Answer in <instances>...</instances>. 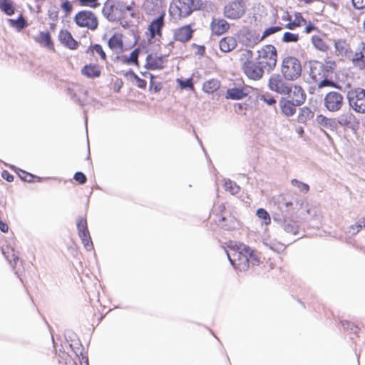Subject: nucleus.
<instances>
[{
  "mask_svg": "<svg viewBox=\"0 0 365 365\" xmlns=\"http://www.w3.org/2000/svg\"><path fill=\"white\" fill-rule=\"evenodd\" d=\"M280 30H282V27L281 26H271V27H269V28L266 29L264 30V31L263 32L262 36V39H264V38L269 36L270 35L279 31Z\"/></svg>",
  "mask_w": 365,
  "mask_h": 365,
  "instance_id": "obj_46",
  "label": "nucleus"
},
{
  "mask_svg": "<svg viewBox=\"0 0 365 365\" xmlns=\"http://www.w3.org/2000/svg\"><path fill=\"white\" fill-rule=\"evenodd\" d=\"M313 116V113L311 110L307 107H303L299 109V112L298 114V122L300 123H304L308 120L312 118Z\"/></svg>",
  "mask_w": 365,
  "mask_h": 365,
  "instance_id": "obj_33",
  "label": "nucleus"
},
{
  "mask_svg": "<svg viewBox=\"0 0 365 365\" xmlns=\"http://www.w3.org/2000/svg\"><path fill=\"white\" fill-rule=\"evenodd\" d=\"M353 6L356 9L365 8V0H351Z\"/></svg>",
  "mask_w": 365,
  "mask_h": 365,
  "instance_id": "obj_53",
  "label": "nucleus"
},
{
  "mask_svg": "<svg viewBox=\"0 0 365 365\" xmlns=\"http://www.w3.org/2000/svg\"><path fill=\"white\" fill-rule=\"evenodd\" d=\"M61 8L66 12L70 13L72 11L73 6L70 1L65 0L62 4Z\"/></svg>",
  "mask_w": 365,
  "mask_h": 365,
  "instance_id": "obj_54",
  "label": "nucleus"
},
{
  "mask_svg": "<svg viewBox=\"0 0 365 365\" xmlns=\"http://www.w3.org/2000/svg\"><path fill=\"white\" fill-rule=\"evenodd\" d=\"M220 86V82L217 79H210L204 83L202 90L207 93H213Z\"/></svg>",
  "mask_w": 365,
  "mask_h": 365,
  "instance_id": "obj_29",
  "label": "nucleus"
},
{
  "mask_svg": "<svg viewBox=\"0 0 365 365\" xmlns=\"http://www.w3.org/2000/svg\"><path fill=\"white\" fill-rule=\"evenodd\" d=\"M347 100L350 107L356 113H365V89L355 88L347 93Z\"/></svg>",
  "mask_w": 365,
  "mask_h": 365,
  "instance_id": "obj_5",
  "label": "nucleus"
},
{
  "mask_svg": "<svg viewBox=\"0 0 365 365\" xmlns=\"http://www.w3.org/2000/svg\"><path fill=\"white\" fill-rule=\"evenodd\" d=\"M242 247H247L244 244L237 245V249H230L225 251L231 264L240 271H246L248 269L247 253L242 250Z\"/></svg>",
  "mask_w": 365,
  "mask_h": 365,
  "instance_id": "obj_3",
  "label": "nucleus"
},
{
  "mask_svg": "<svg viewBox=\"0 0 365 365\" xmlns=\"http://www.w3.org/2000/svg\"><path fill=\"white\" fill-rule=\"evenodd\" d=\"M8 22L11 27L16 28L18 31L27 26V22L22 15H20L17 19H8Z\"/></svg>",
  "mask_w": 365,
  "mask_h": 365,
  "instance_id": "obj_32",
  "label": "nucleus"
},
{
  "mask_svg": "<svg viewBox=\"0 0 365 365\" xmlns=\"http://www.w3.org/2000/svg\"><path fill=\"white\" fill-rule=\"evenodd\" d=\"M354 67L363 70L365 68V43L360 42L356 48L354 54L350 56Z\"/></svg>",
  "mask_w": 365,
  "mask_h": 365,
  "instance_id": "obj_14",
  "label": "nucleus"
},
{
  "mask_svg": "<svg viewBox=\"0 0 365 365\" xmlns=\"http://www.w3.org/2000/svg\"><path fill=\"white\" fill-rule=\"evenodd\" d=\"M9 230L8 225L0 220V230L3 232H6Z\"/></svg>",
  "mask_w": 365,
  "mask_h": 365,
  "instance_id": "obj_59",
  "label": "nucleus"
},
{
  "mask_svg": "<svg viewBox=\"0 0 365 365\" xmlns=\"http://www.w3.org/2000/svg\"><path fill=\"white\" fill-rule=\"evenodd\" d=\"M79 4L82 6H88L91 8H97L100 4L98 0H78Z\"/></svg>",
  "mask_w": 365,
  "mask_h": 365,
  "instance_id": "obj_47",
  "label": "nucleus"
},
{
  "mask_svg": "<svg viewBox=\"0 0 365 365\" xmlns=\"http://www.w3.org/2000/svg\"><path fill=\"white\" fill-rule=\"evenodd\" d=\"M0 10L8 16L14 14L15 8L12 2L8 0H0Z\"/></svg>",
  "mask_w": 365,
  "mask_h": 365,
  "instance_id": "obj_35",
  "label": "nucleus"
},
{
  "mask_svg": "<svg viewBox=\"0 0 365 365\" xmlns=\"http://www.w3.org/2000/svg\"><path fill=\"white\" fill-rule=\"evenodd\" d=\"M317 123L322 127L334 130L337 128V123L336 118H329L323 115H319L317 116Z\"/></svg>",
  "mask_w": 365,
  "mask_h": 365,
  "instance_id": "obj_26",
  "label": "nucleus"
},
{
  "mask_svg": "<svg viewBox=\"0 0 365 365\" xmlns=\"http://www.w3.org/2000/svg\"><path fill=\"white\" fill-rule=\"evenodd\" d=\"M247 95V93L245 92L243 87H233L227 90L225 98L232 100H241Z\"/></svg>",
  "mask_w": 365,
  "mask_h": 365,
  "instance_id": "obj_23",
  "label": "nucleus"
},
{
  "mask_svg": "<svg viewBox=\"0 0 365 365\" xmlns=\"http://www.w3.org/2000/svg\"><path fill=\"white\" fill-rule=\"evenodd\" d=\"M279 106L284 115L290 117L296 113L297 107L300 105H296V103L291 101L290 99L282 97L279 101Z\"/></svg>",
  "mask_w": 365,
  "mask_h": 365,
  "instance_id": "obj_17",
  "label": "nucleus"
},
{
  "mask_svg": "<svg viewBox=\"0 0 365 365\" xmlns=\"http://www.w3.org/2000/svg\"><path fill=\"white\" fill-rule=\"evenodd\" d=\"M259 100L267 103L268 106H274L277 103L275 98L269 93L261 95Z\"/></svg>",
  "mask_w": 365,
  "mask_h": 365,
  "instance_id": "obj_43",
  "label": "nucleus"
},
{
  "mask_svg": "<svg viewBox=\"0 0 365 365\" xmlns=\"http://www.w3.org/2000/svg\"><path fill=\"white\" fill-rule=\"evenodd\" d=\"M334 47L337 55L350 58L351 51L349 44L345 40L339 39L334 41Z\"/></svg>",
  "mask_w": 365,
  "mask_h": 365,
  "instance_id": "obj_22",
  "label": "nucleus"
},
{
  "mask_svg": "<svg viewBox=\"0 0 365 365\" xmlns=\"http://www.w3.org/2000/svg\"><path fill=\"white\" fill-rule=\"evenodd\" d=\"M193 30L187 26H182L175 31L174 37L176 41L186 42L192 36Z\"/></svg>",
  "mask_w": 365,
  "mask_h": 365,
  "instance_id": "obj_20",
  "label": "nucleus"
},
{
  "mask_svg": "<svg viewBox=\"0 0 365 365\" xmlns=\"http://www.w3.org/2000/svg\"><path fill=\"white\" fill-rule=\"evenodd\" d=\"M286 80L283 76L279 74L272 75L269 80V89L281 95H286L290 86V83L286 82Z\"/></svg>",
  "mask_w": 365,
  "mask_h": 365,
  "instance_id": "obj_13",
  "label": "nucleus"
},
{
  "mask_svg": "<svg viewBox=\"0 0 365 365\" xmlns=\"http://www.w3.org/2000/svg\"><path fill=\"white\" fill-rule=\"evenodd\" d=\"M293 186L297 187L299 190L302 193H307L309 191V186L308 184L302 182L297 179H293L291 181Z\"/></svg>",
  "mask_w": 365,
  "mask_h": 365,
  "instance_id": "obj_38",
  "label": "nucleus"
},
{
  "mask_svg": "<svg viewBox=\"0 0 365 365\" xmlns=\"http://www.w3.org/2000/svg\"><path fill=\"white\" fill-rule=\"evenodd\" d=\"M264 245L277 253H280L285 250L284 245L277 241L265 240Z\"/></svg>",
  "mask_w": 365,
  "mask_h": 365,
  "instance_id": "obj_34",
  "label": "nucleus"
},
{
  "mask_svg": "<svg viewBox=\"0 0 365 365\" xmlns=\"http://www.w3.org/2000/svg\"><path fill=\"white\" fill-rule=\"evenodd\" d=\"M305 29L307 33H310L312 30L314 29V26L312 24H309L306 26Z\"/></svg>",
  "mask_w": 365,
  "mask_h": 365,
  "instance_id": "obj_63",
  "label": "nucleus"
},
{
  "mask_svg": "<svg viewBox=\"0 0 365 365\" xmlns=\"http://www.w3.org/2000/svg\"><path fill=\"white\" fill-rule=\"evenodd\" d=\"M219 46L222 52H230L237 46V41L234 37L226 36L220 41Z\"/></svg>",
  "mask_w": 365,
  "mask_h": 365,
  "instance_id": "obj_24",
  "label": "nucleus"
},
{
  "mask_svg": "<svg viewBox=\"0 0 365 365\" xmlns=\"http://www.w3.org/2000/svg\"><path fill=\"white\" fill-rule=\"evenodd\" d=\"M302 65L298 58L294 56H285L281 63V72L287 81H295L302 74Z\"/></svg>",
  "mask_w": 365,
  "mask_h": 365,
  "instance_id": "obj_2",
  "label": "nucleus"
},
{
  "mask_svg": "<svg viewBox=\"0 0 365 365\" xmlns=\"http://www.w3.org/2000/svg\"><path fill=\"white\" fill-rule=\"evenodd\" d=\"M243 70L246 76L253 80L260 79L264 71L263 65L259 63V61L255 62L252 61H247L244 63Z\"/></svg>",
  "mask_w": 365,
  "mask_h": 365,
  "instance_id": "obj_12",
  "label": "nucleus"
},
{
  "mask_svg": "<svg viewBox=\"0 0 365 365\" xmlns=\"http://www.w3.org/2000/svg\"><path fill=\"white\" fill-rule=\"evenodd\" d=\"M242 250L247 253L248 267L250 264L252 265H258L260 262L259 257L256 251L251 249L250 247H242Z\"/></svg>",
  "mask_w": 365,
  "mask_h": 365,
  "instance_id": "obj_27",
  "label": "nucleus"
},
{
  "mask_svg": "<svg viewBox=\"0 0 365 365\" xmlns=\"http://www.w3.org/2000/svg\"><path fill=\"white\" fill-rule=\"evenodd\" d=\"M139 49H134L130 54V56L126 60L127 63L128 64H138V58L139 56Z\"/></svg>",
  "mask_w": 365,
  "mask_h": 365,
  "instance_id": "obj_45",
  "label": "nucleus"
},
{
  "mask_svg": "<svg viewBox=\"0 0 365 365\" xmlns=\"http://www.w3.org/2000/svg\"><path fill=\"white\" fill-rule=\"evenodd\" d=\"M108 45L113 51L122 50L123 43L120 35L114 34L108 40Z\"/></svg>",
  "mask_w": 365,
  "mask_h": 365,
  "instance_id": "obj_28",
  "label": "nucleus"
},
{
  "mask_svg": "<svg viewBox=\"0 0 365 365\" xmlns=\"http://www.w3.org/2000/svg\"><path fill=\"white\" fill-rule=\"evenodd\" d=\"M38 38L39 41L45 43L47 46L51 44V38L48 32H41Z\"/></svg>",
  "mask_w": 365,
  "mask_h": 365,
  "instance_id": "obj_49",
  "label": "nucleus"
},
{
  "mask_svg": "<svg viewBox=\"0 0 365 365\" xmlns=\"http://www.w3.org/2000/svg\"><path fill=\"white\" fill-rule=\"evenodd\" d=\"M82 73L88 78L98 77L101 71L96 65H86L82 69Z\"/></svg>",
  "mask_w": 365,
  "mask_h": 365,
  "instance_id": "obj_30",
  "label": "nucleus"
},
{
  "mask_svg": "<svg viewBox=\"0 0 365 365\" xmlns=\"http://www.w3.org/2000/svg\"><path fill=\"white\" fill-rule=\"evenodd\" d=\"M164 14H160L158 18L153 19L148 26L152 38L162 35V29L164 26Z\"/></svg>",
  "mask_w": 365,
  "mask_h": 365,
  "instance_id": "obj_18",
  "label": "nucleus"
},
{
  "mask_svg": "<svg viewBox=\"0 0 365 365\" xmlns=\"http://www.w3.org/2000/svg\"><path fill=\"white\" fill-rule=\"evenodd\" d=\"M102 13L109 21H117L123 16V4L119 2L117 5H115L107 2L103 7Z\"/></svg>",
  "mask_w": 365,
  "mask_h": 365,
  "instance_id": "obj_11",
  "label": "nucleus"
},
{
  "mask_svg": "<svg viewBox=\"0 0 365 365\" xmlns=\"http://www.w3.org/2000/svg\"><path fill=\"white\" fill-rule=\"evenodd\" d=\"M225 210V205H220L218 206L214 207V212H217V215L219 213H221Z\"/></svg>",
  "mask_w": 365,
  "mask_h": 365,
  "instance_id": "obj_60",
  "label": "nucleus"
},
{
  "mask_svg": "<svg viewBox=\"0 0 365 365\" xmlns=\"http://www.w3.org/2000/svg\"><path fill=\"white\" fill-rule=\"evenodd\" d=\"M74 21L80 27H86L94 31L97 29L98 21L97 17L91 11H81L76 14Z\"/></svg>",
  "mask_w": 365,
  "mask_h": 365,
  "instance_id": "obj_7",
  "label": "nucleus"
},
{
  "mask_svg": "<svg viewBox=\"0 0 365 365\" xmlns=\"http://www.w3.org/2000/svg\"><path fill=\"white\" fill-rule=\"evenodd\" d=\"M306 212L308 215H312L313 217L317 215V210L312 206H309L307 208Z\"/></svg>",
  "mask_w": 365,
  "mask_h": 365,
  "instance_id": "obj_57",
  "label": "nucleus"
},
{
  "mask_svg": "<svg viewBox=\"0 0 365 365\" xmlns=\"http://www.w3.org/2000/svg\"><path fill=\"white\" fill-rule=\"evenodd\" d=\"M58 38L61 43L70 49H76L78 46V42L73 38L71 34L66 30H61Z\"/></svg>",
  "mask_w": 365,
  "mask_h": 365,
  "instance_id": "obj_21",
  "label": "nucleus"
},
{
  "mask_svg": "<svg viewBox=\"0 0 365 365\" xmlns=\"http://www.w3.org/2000/svg\"><path fill=\"white\" fill-rule=\"evenodd\" d=\"M341 325L344 330H350L354 334H357L359 330L357 326L348 321L341 322Z\"/></svg>",
  "mask_w": 365,
  "mask_h": 365,
  "instance_id": "obj_44",
  "label": "nucleus"
},
{
  "mask_svg": "<svg viewBox=\"0 0 365 365\" xmlns=\"http://www.w3.org/2000/svg\"><path fill=\"white\" fill-rule=\"evenodd\" d=\"M344 105V96L339 92H329L324 98V106L330 112H337Z\"/></svg>",
  "mask_w": 365,
  "mask_h": 365,
  "instance_id": "obj_10",
  "label": "nucleus"
},
{
  "mask_svg": "<svg viewBox=\"0 0 365 365\" xmlns=\"http://www.w3.org/2000/svg\"><path fill=\"white\" fill-rule=\"evenodd\" d=\"M135 80L136 81V85H137V86L138 88H145V87L147 86L146 81L139 78L138 76H137V78H135Z\"/></svg>",
  "mask_w": 365,
  "mask_h": 365,
  "instance_id": "obj_55",
  "label": "nucleus"
},
{
  "mask_svg": "<svg viewBox=\"0 0 365 365\" xmlns=\"http://www.w3.org/2000/svg\"><path fill=\"white\" fill-rule=\"evenodd\" d=\"M210 28L213 34L220 36L229 29L230 24L225 19H213L210 24Z\"/></svg>",
  "mask_w": 365,
  "mask_h": 365,
  "instance_id": "obj_19",
  "label": "nucleus"
},
{
  "mask_svg": "<svg viewBox=\"0 0 365 365\" xmlns=\"http://www.w3.org/2000/svg\"><path fill=\"white\" fill-rule=\"evenodd\" d=\"M49 18L52 20H56L58 18V13L56 11H49Z\"/></svg>",
  "mask_w": 365,
  "mask_h": 365,
  "instance_id": "obj_62",
  "label": "nucleus"
},
{
  "mask_svg": "<svg viewBox=\"0 0 365 365\" xmlns=\"http://www.w3.org/2000/svg\"><path fill=\"white\" fill-rule=\"evenodd\" d=\"M92 52L98 53L103 60L106 59V54L100 44H94L91 47Z\"/></svg>",
  "mask_w": 365,
  "mask_h": 365,
  "instance_id": "obj_50",
  "label": "nucleus"
},
{
  "mask_svg": "<svg viewBox=\"0 0 365 365\" xmlns=\"http://www.w3.org/2000/svg\"><path fill=\"white\" fill-rule=\"evenodd\" d=\"M224 187L232 195L238 193L240 190V186H238L236 182L230 180H225Z\"/></svg>",
  "mask_w": 365,
  "mask_h": 365,
  "instance_id": "obj_36",
  "label": "nucleus"
},
{
  "mask_svg": "<svg viewBox=\"0 0 365 365\" xmlns=\"http://www.w3.org/2000/svg\"><path fill=\"white\" fill-rule=\"evenodd\" d=\"M299 36L297 34L285 32L283 35L282 41L284 43H294L298 41Z\"/></svg>",
  "mask_w": 365,
  "mask_h": 365,
  "instance_id": "obj_39",
  "label": "nucleus"
},
{
  "mask_svg": "<svg viewBox=\"0 0 365 365\" xmlns=\"http://www.w3.org/2000/svg\"><path fill=\"white\" fill-rule=\"evenodd\" d=\"M259 53V61L262 64L267 72H270L276 66L277 61V52L273 45L264 46Z\"/></svg>",
  "mask_w": 365,
  "mask_h": 365,
  "instance_id": "obj_4",
  "label": "nucleus"
},
{
  "mask_svg": "<svg viewBox=\"0 0 365 365\" xmlns=\"http://www.w3.org/2000/svg\"><path fill=\"white\" fill-rule=\"evenodd\" d=\"M146 67L149 70L162 69L163 68V56L148 55L146 58Z\"/></svg>",
  "mask_w": 365,
  "mask_h": 365,
  "instance_id": "obj_25",
  "label": "nucleus"
},
{
  "mask_svg": "<svg viewBox=\"0 0 365 365\" xmlns=\"http://www.w3.org/2000/svg\"><path fill=\"white\" fill-rule=\"evenodd\" d=\"M336 66V62L334 61H328L325 63L316 61L311 66L310 76L315 81H317L321 79V77L318 78V76H329L330 74L334 73Z\"/></svg>",
  "mask_w": 365,
  "mask_h": 365,
  "instance_id": "obj_6",
  "label": "nucleus"
},
{
  "mask_svg": "<svg viewBox=\"0 0 365 365\" xmlns=\"http://www.w3.org/2000/svg\"><path fill=\"white\" fill-rule=\"evenodd\" d=\"M1 176L7 182H12L14 180V176L6 170L2 172Z\"/></svg>",
  "mask_w": 365,
  "mask_h": 365,
  "instance_id": "obj_56",
  "label": "nucleus"
},
{
  "mask_svg": "<svg viewBox=\"0 0 365 365\" xmlns=\"http://www.w3.org/2000/svg\"><path fill=\"white\" fill-rule=\"evenodd\" d=\"M178 85L180 86L181 89H187L190 88L191 90L194 89L192 81L191 78H187L185 80L178 79L177 80Z\"/></svg>",
  "mask_w": 365,
  "mask_h": 365,
  "instance_id": "obj_42",
  "label": "nucleus"
},
{
  "mask_svg": "<svg viewBox=\"0 0 365 365\" xmlns=\"http://www.w3.org/2000/svg\"><path fill=\"white\" fill-rule=\"evenodd\" d=\"M246 6L243 0H235L229 2L224 7V15L230 19H239L245 13Z\"/></svg>",
  "mask_w": 365,
  "mask_h": 365,
  "instance_id": "obj_8",
  "label": "nucleus"
},
{
  "mask_svg": "<svg viewBox=\"0 0 365 365\" xmlns=\"http://www.w3.org/2000/svg\"><path fill=\"white\" fill-rule=\"evenodd\" d=\"M363 227H365V219H364L362 221L358 222L355 225H351L349 227L348 233L351 235H354L357 234Z\"/></svg>",
  "mask_w": 365,
  "mask_h": 365,
  "instance_id": "obj_40",
  "label": "nucleus"
},
{
  "mask_svg": "<svg viewBox=\"0 0 365 365\" xmlns=\"http://www.w3.org/2000/svg\"><path fill=\"white\" fill-rule=\"evenodd\" d=\"M69 94L72 96V98L74 101L81 104V100L78 96H79L80 94H83L84 96H86L87 94V91L86 90H83V88H79L78 91V94L76 93H72L71 91H70Z\"/></svg>",
  "mask_w": 365,
  "mask_h": 365,
  "instance_id": "obj_52",
  "label": "nucleus"
},
{
  "mask_svg": "<svg viewBox=\"0 0 365 365\" xmlns=\"http://www.w3.org/2000/svg\"><path fill=\"white\" fill-rule=\"evenodd\" d=\"M78 235L86 250L91 251L93 249V245L88 229L87 221L83 217H78L76 219Z\"/></svg>",
  "mask_w": 365,
  "mask_h": 365,
  "instance_id": "obj_9",
  "label": "nucleus"
},
{
  "mask_svg": "<svg viewBox=\"0 0 365 365\" xmlns=\"http://www.w3.org/2000/svg\"><path fill=\"white\" fill-rule=\"evenodd\" d=\"M337 125H339L342 127L354 129L357 127L359 122L355 115L351 111H346L340 114L336 118Z\"/></svg>",
  "mask_w": 365,
  "mask_h": 365,
  "instance_id": "obj_16",
  "label": "nucleus"
},
{
  "mask_svg": "<svg viewBox=\"0 0 365 365\" xmlns=\"http://www.w3.org/2000/svg\"><path fill=\"white\" fill-rule=\"evenodd\" d=\"M312 42L314 46L315 47V48H317L319 51L326 52L329 48V45L319 36H312Z\"/></svg>",
  "mask_w": 365,
  "mask_h": 365,
  "instance_id": "obj_31",
  "label": "nucleus"
},
{
  "mask_svg": "<svg viewBox=\"0 0 365 365\" xmlns=\"http://www.w3.org/2000/svg\"><path fill=\"white\" fill-rule=\"evenodd\" d=\"M294 210L293 202L284 201L279 204L278 210L273 214V220L280 225L283 230L292 235L298 233V226L290 220Z\"/></svg>",
  "mask_w": 365,
  "mask_h": 365,
  "instance_id": "obj_1",
  "label": "nucleus"
},
{
  "mask_svg": "<svg viewBox=\"0 0 365 365\" xmlns=\"http://www.w3.org/2000/svg\"><path fill=\"white\" fill-rule=\"evenodd\" d=\"M82 361L81 360V365H88V360L87 357L82 356Z\"/></svg>",
  "mask_w": 365,
  "mask_h": 365,
  "instance_id": "obj_64",
  "label": "nucleus"
},
{
  "mask_svg": "<svg viewBox=\"0 0 365 365\" xmlns=\"http://www.w3.org/2000/svg\"><path fill=\"white\" fill-rule=\"evenodd\" d=\"M257 216L263 220L262 225H268L271 222V217L269 214L263 208H259L256 212Z\"/></svg>",
  "mask_w": 365,
  "mask_h": 365,
  "instance_id": "obj_37",
  "label": "nucleus"
},
{
  "mask_svg": "<svg viewBox=\"0 0 365 365\" xmlns=\"http://www.w3.org/2000/svg\"><path fill=\"white\" fill-rule=\"evenodd\" d=\"M300 24L299 23H295V22H289L288 23L287 25H286V27L289 29H294L295 27L299 26Z\"/></svg>",
  "mask_w": 365,
  "mask_h": 365,
  "instance_id": "obj_61",
  "label": "nucleus"
},
{
  "mask_svg": "<svg viewBox=\"0 0 365 365\" xmlns=\"http://www.w3.org/2000/svg\"><path fill=\"white\" fill-rule=\"evenodd\" d=\"M125 76L128 78H133L135 79L137 78L138 75H136L133 71L129 70L125 73Z\"/></svg>",
  "mask_w": 365,
  "mask_h": 365,
  "instance_id": "obj_58",
  "label": "nucleus"
},
{
  "mask_svg": "<svg viewBox=\"0 0 365 365\" xmlns=\"http://www.w3.org/2000/svg\"><path fill=\"white\" fill-rule=\"evenodd\" d=\"M18 174L21 180H23L26 182H33V180L35 178V176L34 175L30 174V173H29L24 170H22L21 169H19V172Z\"/></svg>",
  "mask_w": 365,
  "mask_h": 365,
  "instance_id": "obj_48",
  "label": "nucleus"
},
{
  "mask_svg": "<svg viewBox=\"0 0 365 365\" xmlns=\"http://www.w3.org/2000/svg\"><path fill=\"white\" fill-rule=\"evenodd\" d=\"M285 97L287 99H290L291 101L295 102L296 105H302L306 100V93L303 88L297 85L290 84L288 88V93H286Z\"/></svg>",
  "mask_w": 365,
  "mask_h": 365,
  "instance_id": "obj_15",
  "label": "nucleus"
},
{
  "mask_svg": "<svg viewBox=\"0 0 365 365\" xmlns=\"http://www.w3.org/2000/svg\"><path fill=\"white\" fill-rule=\"evenodd\" d=\"M73 178L76 181L78 182L79 184L83 185L86 182L87 178L82 172H76L74 174Z\"/></svg>",
  "mask_w": 365,
  "mask_h": 365,
  "instance_id": "obj_51",
  "label": "nucleus"
},
{
  "mask_svg": "<svg viewBox=\"0 0 365 365\" xmlns=\"http://www.w3.org/2000/svg\"><path fill=\"white\" fill-rule=\"evenodd\" d=\"M319 77H321V79H319V83H318L319 88L333 86L334 82L329 79V76H318V78ZM317 81H319V80Z\"/></svg>",
  "mask_w": 365,
  "mask_h": 365,
  "instance_id": "obj_41",
  "label": "nucleus"
}]
</instances>
